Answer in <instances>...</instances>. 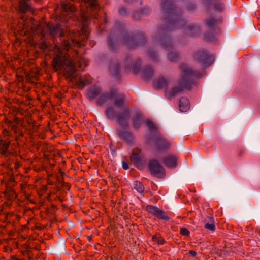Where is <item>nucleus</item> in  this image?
Wrapping results in <instances>:
<instances>
[{"mask_svg":"<svg viewBox=\"0 0 260 260\" xmlns=\"http://www.w3.org/2000/svg\"><path fill=\"white\" fill-rule=\"evenodd\" d=\"M161 6L165 11L164 22L166 26L159 29L156 39L160 40L161 46L163 48L169 49L172 47V43L169 37L165 33V31H169L174 29L182 28L186 25V22L181 19V11L177 9L171 1L162 0Z\"/></svg>","mask_w":260,"mask_h":260,"instance_id":"1","label":"nucleus"},{"mask_svg":"<svg viewBox=\"0 0 260 260\" xmlns=\"http://www.w3.org/2000/svg\"><path fill=\"white\" fill-rule=\"evenodd\" d=\"M25 143H11L8 138L0 139V157L3 158L10 167L14 165V168L17 170L22 164L19 160H27V155L23 153Z\"/></svg>","mask_w":260,"mask_h":260,"instance_id":"2","label":"nucleus"},{"mask_svg":"<svg viewBox=\"0 0 260 260\" xmlns=\"http://www.w3.org/2000/svg\"><path fill=\"white\" fill-rule=\"evenodd\" d=\"M181 71V76L179 81V86L172 88L170 91H166V96L171 99L181 92L184 89L190 90L192 85H194V78H199L203 76L199 71L193 70L185 63L180 66Z\"/></svg>","mask_w":260,"mask_h":260,"instance_id":"3","label":"nucleus"},{"mask_svg":"<svg viewBox=\"0 0 260 260\" xmlns=\"http://www.w3.org/2000/svg\"><path fill=\"white\" fill-rule=\"evenodd\" d=\"M52 69L55 72H62L67 79H72L76 72V69L70 56L68 54L59 53L52 61Z\"/></svg>","mask_w":260,"mask_h":260,"instance_id":"4","label":"nucleus"},{"mask_svg":"<svg viewBox=\"0 0 260 260\" xmlns=\"http://www.w3.org/2000/svg\"><path fill=\"white\" fill-rule=\"evenodd\" d=\"M88 32L82 28L81 31L73 32L70 36L61 39L60 48L68 51L71 47H80L85 45V42L88 39Z\"/></svg>","mask_w":260,"mask_h":260,"instance_id":"5","label":"nucleus"},{"mask_svg":"<svg viewBox=\"0 0 260 260\" xmlns=\"http://www.w3.org/2000/svg\"><path fill=\"white\" fill-rule=\"evenodd\" d=\"M121 41L129 48L135 49L137 47L145 44L147 40L143 32H139L134 35L125 32L123 35Z\"/></svg>","mask_w":260,"mask_h":260,"instance_id":"6","label":"nucleus"},{"mask_svg":"<svg viewBox=\"0 0 260 260\" xmlns=\"http://www.w3.org/2000/svg\"><path fill=\"white\" fill-rule=\"evenodd\" d=\"M192 57L195 61L203 66V69L212 66L215 60L214 55L209 54L205 49L195 51L192 54Z\"/></svg>","mask_w":260,"mask_h":260,"instance_id":"7","label":"nucleus"},{"mask_svg":"<svg viewBox=\"0 0 260 260\" xmlns=\"http://www.w3.org/2000/svg\"><path fill=\"white\" fill-rule=\"evenodd\" d=\"M20 121V119L17 117L10 119L9 117H5L4 120V123L8 128L15 134L14 143H18V144H21V142H24V134L18 129V125Z\"/></svg>","mask_w":260,"mask_h":260,"instance_id":"8","label":"nucleus"},{"mask_svg":"<svg viewBox=\"0 0 260 260\" xmlns=\"http://www.w3.org/2000/svg\"><path fill=\"white\" fill-rule=\"evenodd\" d=\"M148 169L153 176L159 178H163L165 176V169L157 159H150L148 163Z\"/></svg>","mask_w":260,"mask_h":260,"instance_id":"9","label":"nucleus"},{"mask_svg":"<svg viewBox=\"0 0 260 260\" xmlns=\"http://www.w3.org/2000/svg\"><path fill=\"white\" fill-rule=\"evenodd\" d=\"M130 160L138 168L142 167L145 162V156L141 149L135 148L129 157Z\"/></svg>","mask_w":260,"mask_h":260,"instance_id":"10","label":"nucleus"},{"mask_svg":"<svg viewBox=\"0 0 260 260\" xmlns=\"http://www.w3.org/2000/svg\"><path fill=\"white\" fill-rule=\"evenodd\" d=\"M82 3L85 5V8H81V11L83 14L88 13V11H98L100 7L99 0H82L80 6Z\"/></svg>","mask_w":260,"mask_h":260,"instance_id":"11","label":"nucleus"},{"mask_svg":"<svg viewBox=\"0 0 260 260\" xmlns=\"http://www.w3.org/2000/svg\"><path fill=\"white\" fill-rule=\"evenodd\" d=\"M146 210L149 213L153 215L159 219L166 221H168L169 220V217L165 212L156 206L150 205H147L146 207Z\"/></svg>","mask_w":260,"mask_h":260,"instance_id":"12","label":"nucleus"},{"mask_svg":"<svg viewBox=\"0 0 260 260\" xmlns=\"http://www.w3.org/2000/svg\"><path fill=\"white\" fill-rule=\"evenodd\" d=\"M112 99L113 105L117 107H121L126 102V98L124 93L118 91L117 89L114 88Z\"/></svg>","mask_w":260,"mask_h":260,"instance_id":"13","label":"nucleus"},{"mask_svg":"<svg viewBox=\"0 0 260 260\" xmlns=\"http://www.w3.org/2000/svg\"><path fill=\"white\" fill-rule=\"evenodd\" d=\"M130 116V109L128 107H125L122 113L117 114L116 120L120 126L127 127L128 124L126 119Z\"/></svg>","mask_w":260,"mask_h":260,"instance_id":"14","label":"nucleus"},{"mask_svg":"<svg viewBox=\"0 0 260 260\" xmlns=\"http://www.w3.org/2000/svg\"><path fill=\"white\" fill-rule=\"evenodd\" d=\"M47 29L49 31L50 36L55 38L59 36L64 37V34L62 31L61 25L58 23H48L47 25Z\"/></svg>","mask_w":260,"mask_h":260,"instance_id":"15","label":"nucleus"},{"mask_svg":"<svg viewBox=\"0 0 260 260\" xmlns=\"http://www.w3.org/2000/svg\"><path fill=\"white\" fill-rule=\"evenodd\" d=\"M154 142L158 150H167L170 148L169 142L161 135L155 138Z\"/></svg>","mask_w":260,"mask_h":260,"instance_id":"16","label":"nucleus"},{"mask_svg":"<svg viewBox=\"0 0 260 260\" xmlns=\"http://www.w3.org/2000/svg\"><path fill=\"white\" fill-rule=\"evenodd\" d=\"M117 134L121 140L127 144L132 143L134 139L133 134L127 131L118 129L117 131Z\"/></svg>","mask_w":260,"mask_h":260,"instance_id":"17","label":"nucleus"},{"mask_svg":"<svg viewBox=\"0 0 260 260\" xmlns=\"http://www.w3.org/2000/svg\"><path fill=\"white\" fill-rule=\"evenodd\" d=\"M178 158L175 155H170L165 157L163 162L165 165L169 168H175L177 165Z\"/></svg>","mask_w":260,"mask_h":260,"instance_id":"18","label":"nucleus"},{"mask_svg":"<svg viewBox=\"0 0 260 260\" xmlns=\"http://www.w3.org/2000/svg\"><path fill=\"white\" fill-rule=\"evenodd\" d=\"M113 92L114 89H112L109 92L102 94L97 101L98 104L102 105L108 100L112 99Z\"/></svg>","mask_w":260,"mask_h":260,"instance_id":"19","label":"nucleus"},{"mask_svg":"<svg viewBox=\"0 0 260 260\" xmlns=\"http://www.w3.org/2000/svg\"><path fill=\"white\" fill-rule=\"evenodd\" d=\"M62 15H66V13H73L76 11V7L71 3H63L61 5Z\"/></svg>","mask_w":260,"mask_h":260,"instance_id":"20","label":"nucleus"},{"mask_svg":"<svg viewBox=\"0 0 260 260\" xmlns=\"http://www.w3.org/2000/svg\"><path fill=\"white\" fill-rule=\"evenodd\" d=\"M30 5L24 0H19L18 4V11L21 13H26L30 11Z\"/></svg>","mask_w":260,"mask_h":260,"instance_id":"21","label":"nucleus"},{"mask_svg":"<svg viewBox=\"0 0 260 260\" xmlns=\"http://www.w3.org/2000/svg\"><path fill=\"white\" fill-rule=\"evenodd\" d=\"M110 71L113 76L120 79V66L117 62H112L110 63L109 67Z\"/></svg>","mask_w":260,"mask_h":260,"instance_id":"22","label":"nucleus"},{"mask_svg":"<svg viewBox=\"0 0 260 260\" xmlns=\"http://www.w3.org/2000/svg\"><path fill=\"white\" fill-rule=\"evenodd\" d=\"M179 108L180 111L186 112L190 108V102L188 98L182 97L180 99Z\"/></svg>","mask_w":260,"mask_h":260,"instance_id":"23","label":"nucleus"},{"mask_svg":"<svg viewBox=\"0 0 260 260\" xmlns=\"http://www.w3.org/2000/svg\"><path fill=\"white\" fill-rule=\"evenodd\" d=\"M142 72L143 78L145 80H148L153 76L154 70L151 67L148 66L142 69Z\"/></svg>","mask_w":260,"mask_h":260,"instance_id":"24","label":"nucleus"},{"mask_svg":"<svg viewBox=\"0 0 260 260\" xmlns=\"http://www.w3.org/2000/svg\"><path fill=\"white\" fill-rule=\"evenodd\" d=\"M169 83L168 80L164 77H159L154 81V86L156 89H161L167 86Z\"/></svg>","mask_w":260,"mask_h":260,"instance_id":"25","label":"nucleus"},{"mask_svg":"<svg viewBox=\"0 0 260 260\" xmlns=\"http://www.w3.org/2000/svg\"><path fill=\"white\" fill-rule=\"evenodd\" d=\"M222 22L221 18H216L214 17H211L205 20L206 25L210 28L216 27L217 24L221 23Z\"/></svg>","mask_w":260,"mask_h":260,"instance_id":"26","label":"nucleus"},{"mask_svg":"<svg viewBox=\"0 0 260 260\" xmlns=\"http://www.w3.org/2000/svg\"><path fill=\"white\" fill-rule=\"evenodd\" d=\"M143 118V115L141 113H137L133 116L132 121L135 129H138L140 127Z\"/></svg>","mask_w":260,"mask_h":260,"instance_id":"27","label":"nucleus"},{"mask_svg":"<svg viewBox=\"0 0 260 260\" xmlns=\"http://www.w3.org/2000/svg\"><path fill=\"white\" fill-rule=\"evenodd\" d=\"M105 114L110 120H113L117 116L116 110L112 106H108L105 110Z\"/></svg>","mask_w":260,"mask_h":260,"instance_id":"28","label":"nucleus"},{"mask_svg":"<svg viewBox=\"0 0 260 260\" xmlns=\"http://www.w3.org/2000/svg\"><path fill=\"white\" fill-rule=\"evenodd\" d=\"M101 91V89L99 87H93L89 89L87 92L88 98L90 100L94 99L99 95Z\"/></svg>","mask_w":260,"mask_h":260,"instance_id":"29","label":"nucleus"},{"mask_svg":"<svg viewBox=\"0 0 260 260\" xmlns=\"http://www.w3.org/2000/svg\"><path fill=\"white\" fill-rule=\"evenodd\" d=\"M200 31V27L196 25H189L186 28V32L191 36H193L198 34Z\"/></svg>","mask_w":260,"mask_h":260,"instance_id":"30","label":"nucleus"},{"mask_svg":"<svg viewBox=\"0 0 260 260\" xmlns=\"http://www.w3.org/2000/svg\"><path fill=\"white\" fill-rule=\"evenodd\" d=\"M108 45L110 49L114 50L116 49V43L114 35L110 33L108 38Z\"/></svg>","mask_w":260,"mask_h":260,"instance_id":"31","label":"nucleus"},{"mask_svg":"<svg viewBox=\"0 0 260 260\" xmlns=\"http://www.w3.org/2000/svg\"><path fill=\"white\" fill-rule=\"evenodd\" d=\"M6 188V189L5 192L7 194V196L8 197L9 199L10 200H15L17 196L15 191L12 188V187L7 186V187Z\"/></svg>","mask_w":260,"mask_h":260,"instance_id":"32","label":"nucleus"},{"mask_svg":"<svg viewBox=\"0 0 260 260\" xmlns=\"http://www.w3.org/2000/svg\"><path fill=\"white\" fill-rule=\"evenodd\" d=\"M90 83L88 79L80 78L79 80L76 82V86L79 89H82L84 87Z\"/></svg>","mask_w":260,"mask_h":260,"instance_id":"33","label":"nucleus"},{"mask_svg":"<svg viewBox=\"0 0 260 260\" xmlns=\"http://www.w3.org/2000/svg\"><path fill=\"white\" fill-rule=\"evenodd\" d=\"M168 58L171 61H176L179 58V55L178 53L175 52H170L168 54Z\"/></svg>","mask_w":260,"mask_h":260,"instance_id":"34","label":"nucleus"},{"mask_svg":"<svg viewBox=\"0 0 260 260\" xmlns=\"http://www.w3.org/2000/svg\"><path fill=\"white\" fill-rule=\"evenodd\" d=\"M141 66V61L139 59H137L133 63V72L134 74H137L140 71Z\"/></svg>","mask_w":260,"mask_h":260,"instance_id":"35","label":"nucleus"},{"mask_svg":"<svg viewBox=\"0 0 260 260\" xmlns=\"http://www.w3.org/2000/svg\"><path fill=\"white\" fill-rule=\"evenodd\" d=\"M134 188L139 193H142L144 191L143 185L139 181L135 182Z\"/></svg>","mask_w":260,"mask_h":260,"instance_id":"36","label":"nucleus"},{"mask_svg":"<svg viewBox=\"0 0 260 260\" xmlns=\"http://www.w3.org/2000/svg\"><path fill=\"white\" fill-rule=\"evenodd\" d=\"M39 48L43 51H46L47 49H50L51 46L48 45L46 41H42L39 44Z\"/></svg>","mask_w":260,"mask_h":260,"instance_id":"37","label":"nucleus"},{"mask_svg":"<svg viewBox=\"0 0 260 260\" xmlns=\"http://www.w3.org/2000/svg\"><path fill=\"white\" fill-rule=\"evenodd\" d=\"M16 184V182L14 180V177L13 176H12L9 178L8 182L6 185V187H7V186L13 187L15 186Z\"/></svg>","mask_w":260,"mask_h":260,"instance_id":"38","label":"nucleus"},{"mask_svg":"<svg viewBox=\"0 0 260 260\" xmlns=\"http://www.w3.org/2000/svg\"><path fill=\"white\" fill-rule=\"evenodd\" d=\"M148 56L152 58V60H155L157 57V53L153 50H149L148 51Z\"/></svg>","mask_w":260,"mask_h":260,"instance_id":"39","label":"nucleus"},{"mask_svg":"<svg viewBox=\"0 0 260 260\" xmlns=\"http://www.w3.org/2000/svg\"><path fill=\"white\" fill-rule=\"evenodd\" d=\"M146 124L147 127L150 131H155L156 129V127L153 122L150 120H147L146 122Z\"/></svg>","mask_w":260,"mask_h":260,"instance_id":"40","label":"nucleus"},{"mask_svg":"<svg viewBox=\"0 0 260 260\" xmlns=\"http://www.w3.org/2000/svg\"><path fill=\"white\" fill-rule=\"evenodd\" d=\"M67 194V192L66 191H60L58 193V198L60 202H62L64 200V197Z\"/></svg>","mask_w":260,"mask_h":260,"instance_id":"41","label":"nucleus"},{"mask_svg":"<svg viewBox=\"0 0 260 260\" xmlns=\"http://www.w3.org/2000/svg\"><path fill=\"white\" fill-rule=\"evenodd\" d=\"M204 40L207 42H212L215 40V37L213 35L208 33L205 35Z\"/></svg>","mask_w":260,"mask_h":260,"instance_id":"42","label":"nucleus"},{"mask_svg":"<svg viewBox=\"0 0 260 260\" xmlns=\"http://www.w3.org/2000/svg\"><path fill=\"white\" fill-rule=\"evenodd\" d=\"M214 9L216 10L219 11H222L224 9V7L223 4L222 3H217L214 5Z\"/></svg>","mask_w":260,"mask_h":260,"instance_id":"43","label":"nucleus"},{"mask_svg":"<svg viewBox=\"0 0 260 260\" xmlns=\"http://www.w3.org/2000/svg\"><path fill=\"white\" fill-rule=\"evenodd\" d=\"M180 233L182 235L184 236H189L190 234L189 230L186 228H181Z\"/></svg>","mask_w":260,"mask_h":260,"instance_id":"44","label":"nucleus"},{"mask_svg":"<svg viewBox=\"0 0 260 260\" xmlns=\"http://www.w3.org/2000/svg\"><path fill=\"white\" fill-rule=\"evenodd\" d=\"M205 228L212 231H214L215 230V225L214 223H206L205 224Z\"/></svg>","mask_w":260,"mask_h":260,"instance_id":"45","label":"nucleus"},{"mask_svg":"<svg viewBox=\"0 0 260 260\" xmlns=\"http://www.w3.org/2000/svg\"><path fill=\"white\" fill-rule=\"evenodd\" d=\"M126 68L129 69L131 68V58L130 57L127 56L125 59Z\"/></svg>","mask_w":260,"mask_h":260,"instance_id":"46","label":"nucleus"},{"mask_svg":"<svg viewBox=\"0 0 260 260\" xmlns=\"http://www.w3.org/2000/svg\"><path fill=\"white\" fill-rule=\"evenodd\" d=\"M118 12L121 15H125L126 14V9L124 7H121L119 8Z\"/></svg>","mask_w":260,"mask_h":260,"instance_id":"47","label":"nucleus"},{"mask_svg":"<svg viewBox=\"0 0 260 260\" xmlns=\"http://www.w3.org/2000/svg\"><path fill=\"white\" fill-rule=\"evenodd\" d=\"M165 243H166V241L162 237L160 236L158 238V239L157 240V243L158 244L162 245V244H165Z\"/></svg>","mask_w":260,"mask_h":260,"instance_id":"48","label":"nucleus"},{"mask_svg":"<svg viewBox=\"0 0 260 260\" xmlns=\"http://www.w3.org/2000/svg\"><path fill=\"white\" fill-rule=\"evenodd\" d=\"M140 12L142 14H147L150 12V9L147 8H144L141 10Z\"/></svg>","mask_w":260,"mask_h":260,"instance_id":"49","label":"nucleus"},{"mask_svg":"<svg viewBox=\"0 0 260 260\" xmlns=\"http://www.w3.org/2000/svg\"><path fill=\"white\" fill-rule=\"evenodd\" d=\"M61 186L68 190L70 189V185L69 183H65L64 182H61Z\"/></svg>","mask_w":260,"mask_h":260,"instance_id":"50","label":"nucleus"},{"mask_svg":"<svg viewBox=\"0 0 260 260\" xmlns=\"http://www.w3.org/2000/svg\"><path fill=\"white\" fill-rule=\"evenodd\" d=\"M122 168L124 170H127L129 169V166L126 161H122Z\"/></svg>","mask_w":260,"mask_h":260,"instance_id":"51","label":"nucleus"},{"mask_svg":"<svg viewBox=\"0 0 260 260\" xmlns=\"http://www.w3.org/2000/svg\"><path fill=\"white\" fill-rule=\"evenodd\" d=\"M196 8V6L194 4H189L187 5V9H188L189 10H192L193 9H194Z\"/></svg>","mask_w":260,"mask_h":260,"instance_id":"52","label":"nucleus"},{"mask_svg":"<svg viewBox=\"0 0 260 260\" xmlns=\"http://www.w3.org/2000/svg\"><path fill=\"white\" fill-rule=\"evenodd\" d=\"M3 132L5 136H9L10 135L9 131L7 129H3Z\"/></svg>","mask_w":260,"mask_h":260,"instance_id":"53","label":"nucleus"},{"mask_svg":"<svg viewBox=\"0 0 260 260\" xmlns=\"http://www.w3.org/2000/svg\"><path fill=\"white\" fill-rule=\"evenodd\" d=\"M188 253L193 257H196L197 255V252L194 250H189Z\"/></svg>","mask_w":260,"mask_h":260,"instance_id":"54","label":"nucleus"},{"mask_svg":"<svg viewBox=\"0 0 260 260\" xmlns=\"http://www.w3.org/2000/svg\"><path fill=\"white\" fill-rule=\"evenodd\" d=\"M56 208V206L55 205H53V204L51 205L50 209L49 211L48 212V213H52V212L51 211V210L55 209Z\"/></svg>","mask_w":260,"mask_h":260,"instance_id":"55","label":"nucleus"},{"mask_svg":"<svg viewBox=\"0 0 260 260\" xmlns=\"http://www.w3.org/2000/svg\"><path fill=\"white\" fill-rule=\"evenodd\" d=\"M158 239V238L157 237V236L156 235L153 236L152 238V240L154 241V242H157V240Z\"/></svg>","mask_w":260,"mask_h":260,"instance_id":"56","label":"nucleus"},{"mask_svg":"<svg viewBox=\"0 0 260 260\" xmlns=\"http://www.w3.org/2000/svg\"><path fill=\"white\" fill-rule=\"evenodd\" d=\"M14 260H25V259L24 258H18L17 257H14L13 258Z\"/></svg>","mask_w":260,"mask_h":260,"instance_id":"57","label":"nucleus"},{"mask_svg":"<svg viewBox=\"0 0 260 260\" xmlns=\"http://www.w3.org/2000/svg\"><path fill=\"white\" fill-rule=\"evenodd\" d=\"M208 218L209 219V221H211L213 220V217L211 216H208Z\"/></svg>","mask_w":260,"mask_h":260,"instance_id":"58","label":"nucleus"},{"mask_svg":"<svg viewBox=\"0 0 260 260\" xmlns=\"http://www.w3.org/2000/svg\"><path fill=\"white\" fill-rule=\"evenodd\" d=\"M124 2L125 3H132L133 2V0H124Z\"/></svg>","mask_w":260,"mask_h":260,"instance_id":"59","label":"nucleus"},{"mask_svg":"<svg viewBox=\"0 0 260 260\" xmlns=\"http://www.w3.org/2000/svg\"><path fill=\"white\" fill-rule=\"evenodd\" d=\"M138 14L137 13H136L134 14V17H135V15H136V14Z\"/></svg>","mask_w":260,"mask_h":260,"instance_id":"60","label":"nucleus"},{"mask_svg":"<svg viewBox=\"0 0 260 260\" xmlns=\"http://www.w3.org/2000/svg\"><path fill=\"white\" fill-rule=\"evenodd\" d=\"M216 29L217 30H219V29L217 27Z\"/></svg>","mask_w":260,"mask_h":260,"instance_id":"61","label":"nucleus"}]
</instances>
